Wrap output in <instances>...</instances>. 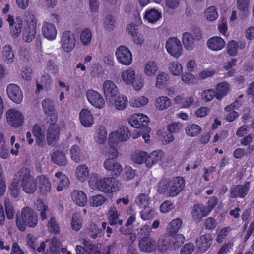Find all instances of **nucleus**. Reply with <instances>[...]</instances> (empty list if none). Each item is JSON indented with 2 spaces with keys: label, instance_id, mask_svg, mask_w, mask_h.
Wrapping results in <instances>:
<instances>
[{
  "label": "nucleus",
  "instance_id": "nucleus-1",
  "mask_svg": "<svg viewBox=\"0 0 254 254\" xmlns=\"http://www.w3.org/2000/svg\"><path fill=\"white\" fill-rule=\"evenodd\" d=\"M16 223L18 229L24 231L26 226L35 227L38 223V216L35 211L29 207H24L20 214H16Z\"/></svg>",
  "mask_w": 254,
  "mask_h": 254
},
{
  "label": "nucleus",
  "instance_id": "nucleus-2",
  "mask_svg": "<svg viewBox=\"0 0 254 254\" xmlns=\"http://www.w3.org/2000/svg\"><path fill=\"white\" fill-rule=\"evenodd\" d=\"M21 178V186L23 191L27 194H33L37 190V185L36 180L31 175L30 170L26 167H23L18 172Z\"/></svg>",
  "mask_w": 254,
  "mask_h": 254
},
{
  "label": "nucleus",
  "instance_id": "nucleus-3",
  "mask_svg": "<svg viewBox=\"0 0 254 254\" xmlns=\"http://www.w3.org/2000/svg\"><path fill=\"white\" fill-rule=\"evenodd\" d=\"M112 178L98 179H91L89 183L91 188L98 189L106 193H112L117 190V188L112 184Z\"/></svg>",
  "mask_w": 254,
  "mask_h": 254
},
{
  "label": "nucleus",
  "instance_id": "nucleus-4",
  "mask_svg": "<svg viewBox=\"0 0 254 254\" xmlns=\"http://www.w3.org/2000/svg\"><path fill=\"white\" fill-rule=\"evenodd\" d=\"M75 35L70 30L64 31L61 35V44L63 50L66 53L71 52L76 45Z\"/></svg>",
  "mask_w": 254,
  "mask_h": 254
},
{
  "label": "nucleus",
  "instance_id": "nucleus-5",
  "mask_svg": "<svg viewBox=\"0 0 254 254\" xmlns=\"http://www.w3.org/2000/svg\"><path fill=\"white\" fill-rule=\"evenodd\" d=\"M129 122L132 127L140 128L143 132H150L151 131V128L148 126L149 118L146 116L135 114L129 118Z\"/></svg>",
  "mask_w": 254,
  "mask_h": 254
},
{
  "label": "nucleus",
  "instance_id": "nucleus-6",
  "mask_svg": "<svg viewBox=\"0 0 254 254\" xmlns=\"http://www.w3.org/2000/svg\"><path fill=\"white\" fill-rule=\"evenodd\" d=\"M6 118L8 123L15 128L22 126L24 122L23 114L15 109H10L7 111Z\"/></svg>",
  "mask_w": 254,
  "mask_h": 254
},
{
  "label": "nucleus",
  "instance_id": "nucleus-7",
  "mask_svg": "<svg viewBox=\"0 0 254 254\" xmlns=\"http://www.w3.org/2000/svg\"><path fill=\"white\" fill-rule=\"evenodd\" d=\"M166 48L168 53L174 57L178 58L182 55V44L176 38H169L166 42Z\"/></svg>",
  "mask_w": 254,
  "mask_h": 254
},
{
  "label": "nucleus",
  "instance_id": "nucleus-8",
  "mask_svg": "<svg viewBox=\"0 0 254 254\" xmlns=\"http://www.w3.org/2000/svg\"><path fill=\"white\" fill-rule=\"evenodd\" d=\"M117 60L122 64L130 65L132 61V56L131 51L125 46H120L117 48L116 51Z\"/></svg>",
  "mask_w": 254,
  "mask_h": 254
},
{
  "label": "nucleus",
  "instance_id": "nucleus-9",
  "mask_svg": "<svg viewBox=\"0 0 254 254\" xmlns=\"http://www.w3.org/2000/svg\"><path fill=\"white\" fill-rule=\"evenodd\" d=\"M51 121L54 120V122L57 121V118L54 117V119L50 118ZM60 134V127L58 125L55 123H52L49 127L47 133L46 139L47 143L49 145L54 146L57 142L59 139Z\"/></svg>",
  "mask_w": 254,
  "mask_h": 254
},
{
  "label": "nucleus",
  "instance_id": "nucleus-10",
  "mask_svg": "<svg viewBox=\"0 0 254 254\" xmlns=\"http://www.w3.org/2000/svg\"><path fill=\"white\" fill-rule=\"evenodd\" d=\"M6 92L9 98L16 104H20L23 100V94L20 88L15 84L7 85Z\"/></svg>",
  "mask_w": 254,
  "mask_h": 254
},
{
  "label": "nucleus",
  "instance_id": "nucleus-11",
  "mask_svg": "<svg viewBox=\"0 0 254 254\" xmlns=\"http://www.w3.org/2000/svg\"><path fill=\"white\" fill-rule=\"evenodd\" d=\"M86 96L90 103L95 107L101 109L104 107L105 101L99 92L93 90H89L86 93Z\"/></svg>",
  "mask_w": 254,
  "mask_h": 254
},
{
  "label": "nucleus",
  "instance_id": "nucleus-12",
  "mask_svg": "<svg viewBox=\"0 0 254 254\" xmlns=\"http://www.w3.org/2000/svg\"><path fill=\"white\" fill-rule=\"evenodd\" d=\"M36 22L34 18L28 22L27 26L24 27L22 33L23 40L27 42H31L35 37Z\"/></svg>",
  "mask_w": 254,
  "mask_h": 254
},
{
  "label": "nucleus",
  "instance_id": "nucleus-13",
  "mask_svg": "<svg viewBox=\"0 0 254 254\" xmlns=\"http://www.w3.org/2000/svg\"><path fill=\"white\" fill-rule=\"evenodd\" d=\"M103 89L106 100L112 101L113 98L120 93L116 84L111 80L104 82Z\"/></svg>",
  "mask_w": 254,
  "mask_h": 254
},
{
  "label": "nucleus",
  "instance_id": "nucleus-14",
  "mask_svg": "<svg viewBox=\"0 0 254 254\" xmlns=\"http://www.w3.org/2000/svg\"><path fill=\"white\" fill-rule=\"evenodd\" d=\"M250 186L249 182H247L244 185H234L230 189V197L235 198L237 197L244 198L247 194Z\"/></svg>",
  "mask_w": 254,
  "mask_h": 254
},
{
  "label": "nucleus",
  "instance_id": "nucleus-15",
  "mask_svg": "<svg viewBox=\"0 0 254 254\" xmlns=\"http://www.w3.org/2000/svg\"><path fill=\"white\" fill-rule=\"evenodd\" d=\"M170 186V196H176L184 188L185 180L181 177L174 178L171 180Z\"/></svg>",
  "mask_w": 254,
  "mask_h": 254
},
{
  "label": "nucleus",
  "instance_id": "nucleus-16",
  "mask_svg": "<svg viewBox=\"0 0 254 254\" xmlns=\"http://www.w3.org/2000/svg\"><path fill=\"white\" fill-rule=\"evenodd\" d=\"M139 248L142 252L150 253L156 249V242L151 237L144 236L141 238Z\"/></svg>",
  "mask_w": 254,
  "mask_h": 254
},
{
  "label": "nucleus",
  "instance_id": "nucleus-17",
  "mask_svg": "<svg viewBox=\"0 0 254 254\" xmlns=\"http://www.w3.org/2000/svg\"><path fill=\"white\" fill-rule=\"evenodd\" d=\"M131 134L127 127L125 126H122L120 127L117 132H112L109 137L114 138V141L118 143V141L122 142L126 141L130 137Z\"/></svg>",
  "mask_w": 254,
  "mask_h": 254
},
{
  "label": "nucleus",
  "instance_id": "nucleus-18",
  "mask_svg": "<svg viewBox=\"0 0 254 254\" xmlns=\"http://www.w3.org/2000/svg\"><path fill=\"white\" fill-rule=\"evenodd\" d=\"M213 238L209 234L201 236L196 241V245L198 250L201 252H205L212 243Z\"/></svg>",
  "mask_w": 254,
  "mask_h": 254
},
{
  "label": "nucleus",
  "instance_id": "nucleus-19",
  "mask_svg": "<svg viewBox=\"0 0 254 254\" xmlns=\"http://www.w3.org/2000/svg\"><path fill=\"white\" fill-rule=\"evenodd\" d=\"M40 193L43 195H48L51 190V184L49 179L45 176H40L37 178Z\"/></svg>",
  "mask_w": 254,
  "mask_h": 254
},
{
  "label": "nucleus",
  "instance_id": "nucleus-20",
  "mask_svg": "<svg viewBox=\"0 0 254 254\" xmlns=\"http://www.w3.org/2000/svg\"><path fill=\"white\" fill-rule=\"evenodd\" d=\"M42 32L43 36L48 40H53L57 36V30L55 25L49 22H44Z\"/></svg>",
  "mask_w": 254,
  "mask_h": 254
},
{
  "label": "nucleus",
  "instance_id": "nucleus-21",
  "mask_svg": "<svg viewBox=\"0 0 254 254\" xmlns=\"http://www.w3.org/2000/svg\"><path fill=\"white\" fill-rule=\"evenodd\" d=\"M7 20L11 27V33L12 36L15 38L18 37L21 32L22 21L17 19L16 21H14L13 17L10 15L8 16Z\"/></svg>",
  "mask_w": 254,
  "mask_h": 254
},
{
  "label": "nucleus",
  "instance_id": "nucleus-22",
  "mask_svg": "<svg viewBox=\"0 0 254 254\" xmlns=\"http://www.w3.org/2000/svg\"><path fill=\"white\" fill-rule=\"evenodd\" d=\"M104 166L106 170L112 172L113 176H119L122 171L120 164L113 159H106L104 163Z\"/></svg>",
  "mask_w": 254,
  "mask_h": 254
},
{
  "label": "nucleus",
  "instance_id": "nucleus-23",
  "mask_svg": "<svg viewBox=\"0 0 254 254\" xmlns=\"http://www.w3.org/2000/svg\"><path fill=\"white\" fill-rule=\"evenodd\" d=\"M192 216L194 220L199 223L202 218L207 216L209 213L206 209L205 206L203 204H196L193 206L192 210Z\"/></svg>",
  "mask_w": 254,
  "mask_h": 254
},
{
  "label": "nucleus",
  "instance_id": "nucleus-24",
  "mask_svg": "<svg viewBox=\"0 0 254 254\" xmlns=\"http://www.w3.org/2000/svg\"><path fill=\"white\" fill-rule=\"evenodd\" d=\"M73 201L79 206H84L87 202L86 194L80 190H74L71 193Z\"/></svg>",
  "mask_w": 254,
  "mask_h": 254
},
{
  "label": "nucleus",
  "instance_id": "nucleus-25",
  "mask_svg": "<svg viewBox=\"0 0 254 254\" xmlns=\"http://www.w3.org/2000/svg\"><path fill=\"white\" fill-rule=\"evenodd\" d=\"M80 120L81 124L85 127H90L93 123L94 120L90 111L83 109L80 113Z\"/></svg>",
  "mask_w": 254,
  "mask_h": 254
},
{
  "label": "nucleus",
  "instance_id": "nucleus-26",
  "mask_svg": "<svg viewBox=\"0 0 254 254\" xmlns=\"http://www.w3.org/2000/svg\"><path fill=\"white\" fill-rule=\"evenodd\" d=\"M51 160L54 163L60 166H65L67 163L65 154L59 150L52 153Z\"/></svg>",
  "mask_w": 254,
  "mask_h": 254
},
{
  "label": "nucleus",
  "instance_id": "nucleus-27",
  "mask_svg": "<svg viewBox=\"0 0 254 254\" xmlns=\"http://www.w3.org/2000/svg\"><path fill=\"white\" fill-rule=\"evenodd\" d=\"M207 45L209 49L214 51H218L225 46V42L220 37H214L208 40Z\"/></svg>",
  "mask_w": 254,
  "mask_h": 254
},
{
  "label": "nucleus",
  "instance_id": "nucleus-28",
  "mask_svg": "<svg viewBox=\"0 0 254 254\" xmlns=\"http://www.w3.org/2000/svg\"><path fill=\"white\" fill-rule=\"evenodd\" d=\"M163 156V152L161 151H155L147 155L145 163L147 167H151L153 164L161 160Z\"/></svg>",
  "mask_w": 254,
  "mask_h": 254
},
{
  "label": "nucleus",
  "instance_id": "nucleus-29",
  "mask_svg": "<svg viewBox=\"0 0 254 254\" xmlns=\"http://www.w3.org/2000/svg\"><path fill=\"white\" fill-rule=\"evenodd\" d=\"M84 248L80 245L76 247V254H100L101 252L98 251L97 248L91 244L85 245Z\"/></svg>",
  "mask_w": 254,
  "mask_h": 254
},
{
  "label": "nucleus",
  "instance_id": "nucleus-30",
  "mask_svg": "<svg viewBox=\"0 0 254 254\" xmlns=\"http://www.w3.org/2000/svg\"><path fill=\"white\" fill-rule=\"evenodd\" d=\"M171 236H161L158 241V251L164 253L172 246Z\"/></svg>",
  "mask_w": 254,
  "mask_h": 254
},
{
  "label": "nucleus",
  "instance_id": "nucleus-31",
  "mask_svg": "<svg viewBox=\"0 0 254 254\" xmlns=\"http://www.w3.org/2000/svg\"><path fill=\"white\" fill-rule=\"evenodd\" d=\"M110 103H113L116 109L119 110H124L127 106L128 101L127 97L121 95L120 93L113 98L112 101H109Z\"/></svg>",
  "mask_w": 254,
  "mask_h": 254
},
{
  "label": "nucleus",
  "instance_id": "nucleus-32",
  "mask_svg": "<svg viewBox=\"0 0 254 254\" xmlns=\"http://www.w3.org/2000/svg\"><path fill=\"white\" fill-rule=\"evenodd\" d=\"M229 91V85L226 82L220 83L217 85L216 98L220 100L227 94Z\"/></svg>",
  "mask_w": 254,
  "mask_h": 254
},
{
  "label": "nucleus",
  "instance_id": "nucleus-33",
  "mask_svg": "<svg viewBox=\"0 0 254 254\" xmlns=\"http://www.w3.org/2000/svg\"><path fill=\"white\" fill-rule=\"evenodd\" d=\"M183 43L185 48L188 51L193 49L195 44L194 37L189 32H185L183 34Z\"/></svg>",
  "mask_w": 254,
  "mask_h": 254
},
{
  "label": "nucleus",
  "instance_id": "nucleus-34",
  "mask_svg": "<svg viewBox=\"0 0 254 254\" xmlns=\"http://www.w3.org/2000/svg\"><path fill=\"white\" fill-rule=\"evenodd\" d=\"M42 107L44 113L50 116H53L56 112L54 102L49 99H45L42 101Z\"/></svg>",
  "mask_w": 254,
  "mask_h": 254
},
{
  "label": "nucleus",
  "instance_id": "nucleus-35",
  "mask_svg": "<svg viewBox=\"0 0 254 254\" xmlns=\"http://www.w3.org/2000/svg\"><path fill=\"white\" fill-rule=\"evenodd\" d=\"M92 33L91 30L87 28H84L80 34V41L81 44L85 46H89L91 41Z\"/></svg>",
  "mask_w": 254,
  "mask_h": 254
},
{
  "label": "nucleus",
  "instance_id": "nucleus-36",
  "mask_svg": "<svg viewBox=\"0 0 254 254\" xmlns=\"http://www.w3.org/2000/svg\"><path fill=\"white\" fill-rule=\"evenodd\" d=\"M114 138L109 137V145L110 148L108 149V159H113L114 160L118 156V152L116 148V146L117 145V143L114 141Z\"/></svg>",
  "mask_w": 254,
  "mask_h": 254
},
{
  "label": "nucleus",
  "instance_id": "nucleus-37",
  "mask_svg": "<svg viewBox=\"0 0 254 254\" xmlns=\"http://www.w3.org/2000/svg\"><path fill=\"white\" fill-rule=\"evenodd\" d=\"M170 99L166 96L160 97L156 99L155 105L159 110L166 109L171 105Z\"/></svg>",
  "mask_w": 254,
  "mask_h": 254
},
{
  "label": "nucleus",
  "instance_id": "nucleus-38",
  "mask_svg": "<svg viewBox=\"0 0 254 254\" xmlns=\"http://www.w3.org/2000/svg\"><path fill=\"white\" fill-rule=\"evenodd\" d=\"M161 15V13L157 10L151 9L150 10L146 12L144 18L150 23H154L160 19Z\"/></svg>",
  "mask_w": 254,
  "mask_h": 254
},
{
  "label": "nucleus",
  "instance_id": "nucleus-39",
  "mask_svg": "<svg viewBox=\"0 0 254 254\" xmlns=\"http://www.w3.org/2000/svg\"><path fill=\"white\" fill-rule=\"evenodd\" d=\"M182 225V220L180 218H176L173 220L169 224V234L173 236L176 234L181 228Z\"/></svg>",
  "mask_w": 254,
  "mask_h": 254
},
{
  "label": "nucleus",
  "instance_id": "nucleus-40",
  "mask_svg": "<svg viewBox=\"0 0 254 254\" xmlns=\"http://www.w3.org/2000/svg\"><path fill=\"white\" fill-rule=\"evenodd\" d=\"M123 81L127 84H134L135 82V72L133 70L124 71L122 74Z\"/></svg>",
  "mask_w": 254,
  "mask_h": 254
},
{
  "label": "nucleus",
  "instance_id": "nucleus-41",
  "mask_svg": "<svg viewBox=\"0 0 254 254\" xmlns=\"http://www.w3.org/2000/svg\"><path fill=\"white\" fill-rule=\"evenodd\" d=\"M76 174L78 179L84 182L89 175L88 167L84 164L79 165L76 169Z\"/></svg>",
  "mask_w": 254,
  "mask_h": 254
},
{
  "label": "nucleus",
  "instance_id": "nucleus-42",
  "mask_svg": "<svg viewBox=\"0 0 254 254\" xmlns=\"http://www.w3.org/2000/svg\"><path fill=\"white\" fill-rule=\"evenodd\" d=\"M158 70V67L156 63L154 61L148 62L144 68V72L148 76H153L156 74Z\"/></svg>",
  "mask_w": 254,
  "mask_h": 254
},
{
  "label": "nucleus",
  "instance_id": "nucleus-43",
  "mask_svg": "<svg viewBox=\"0 0 254 254\" xmlns=\"http://www.w3.org/2000/svg\"><path fill=\"white\" fill-rule=\"evenodd\" d=\"M200 127L196 124L188 125L186 128V134L191 137L197 136L200 133Z\"/></svg>",
  "mask_w": 254,
  "mask_h": 254
},
{
  "label": "nucleus",
  "instance_id": "nucleus-44",
  "mask_svg": "<svg viewBox=\"0 0 254 254\" xmlns=\"http://www.w3.org/2000/svg\"><path fill=\"white\" fill-rule=\"evenodd\" d=\"M205 16L208 21H215L218 17L216 7L211 6L207 8L205 11Z\"/></svg>",
  "mask_w": 254,
  "mask_h": 254
},
{
  "label": "nucleus",
  "instance_id": "nucleus-45",
  "mask_svg": "<svg viewBox=\"0 0 254 254\" xmlns=\"http://www.w3.org/2000/svg\"><path fill=\"white\" fill-rule=\"evenodd\" d=\"M171 180L168 178H163L159 182L158 187V191L160 194H164L167 191Z\"/></svg>",
  "mask_w": 254,
  "mask_h": 254
},
{
  "label": "nucleus",
  "instance_id": "nucleus-46",
  "mask_svg": "<svg viewBox=\"0 0 254 254\" xmlns=\"http://www.w3.org/2000/svg\"><path fill=\"white\" fill-rule=\"evenodd\" d=\"M169 69L171 73L175 76H178L183 72V68L181 64L177 62L170 63L169 66Z\"/></svg>",
  "mask_w": 254,
  "mask_h": 254
},
{
  "label": "nucleus",
  "instance_id": "nucleus-47",
  "mask_svg": "<svg viewBox=\"0 0 254 254\" xmlns=\"http://www.w3.org/2000/svg\"><path fill=\"white\" fill-rule=\"evenodd\" d=\"M106 201V198L101 195H96L89 199L91 206L98 207L102 205Z\"/></svg>",
  "mask_w": 254,
  "mask_h": 254
},
{
  "label": "nucleus",
  "instance_id": "nucleus-48",
  "mask_svg": "<svg viewBox=\"0 0 254 254\" xmlns=\"http://www.w3.org/2000/svg\"><path fill=\"white\" fill-rule=\"evenodd\" d=\"M102 233V230L95 223H92L88 231L89 236L93 239H96L98 236H101Z\"/></svg>",
  "mask_w": 254,
  "mask_h": 254
},
{
  "label": "nucleus",
  "instance_id": "nucleus-49",
  "mask_svg": "<svg viewBox=\"0 0 254 254\" xmlns=\"http://www.w3.org/2000/svg\"><path fill=\"white\" fill-rule=\"evenodd\" d=\"M71 159L75 162H78L81 159V150L76 145L72 146L70 149Z\"/></svg>",
  "mask_w": 254,
  "mask_h": 254
},
{
  "label": "nucleus",
  "instance_id": "nucleus-50",
  "mask_svg": "<svg viewBox=\"0 0 254 254\" xmlns=\"http://www.w3.org/2000/svg\"><path fill=\"white\" fill-rule=\"evenodd\" d=\"M148 102V99L144 96H141L137 99H132L130 103L132 107L138 108L146 105Z\"/></svg>",
  "mask_w": 254,
  "mask_h": 254
},
{
  "label": "nucleus",
  "instance_id": "nucleus-51",
  "mask_svg": "<svg viewBox=\"0 0 254 254\" xmlns=\"http://www.w3.org/2000/svg\"><path fill=\"white\" fill-rule=\"evenodd\" d=\"M36 209L40 211V216L42 220H46L47 217V212L49 211L48 206L46 205L42 201H40L37 204Z\"/></svg>",
  "mask_w": 254,
  "mask_h": 254
},
{
  "label": "nucleus",
  "instance_id": "nucleus-52",
  "mask_svg": "<svg viewBox=\"0 0 254 254\" xmlns=\"http://www.w3.org/2000/svg\"><path fill=\"white\" fill-rule=\"evenodd\" d=\"M237 45L236 41L232 40L229 41L227 45V53L232 57L236 56L238 54Z\"/></svg>",
  "mask_w": 254,
  "mask_h": 254
},
{
  "label": "nucleus",
  "instance_id": "nucleus-53",
  "mask_svg": "<svg viewBox=\"0 0 254 254\" xmlns=\"http://www.w3.org/2000/svg\"><path fill=\"white\" fill-rule=\"evenodd\" d=\"M71 224L72 229L75 231H77L80 229L82 226V220L78 214H74L72 217V220Z\"/></svg>",
  "mask_w": 254,
  "mask_h": 254
},
{
  "label": "nucleus",
  "instance_id": "nucleus-54",
  "mask_svg": "<svg viewBox=\"0 0 254 254\" xmlns=\"http://www.w3.org/2000/svg\"><path fill=\"white\" fill-rule=\"evenodd\" d=\"M150 198L148 196L145 194H141L138 196L136 199V203L140 206L145 207L149 205Z\"/></svg>",
  "mask_w": 254,
  "mask_h": 254
},
{
  "label": "nucleus",
  "instance_id": "nucleus-55",
  "mask_svg": "<svg viewBox=\"0 0 254 254\" xmlns=\"http://www.w3.org/2000/svg\"><path fill=\"white\" fill-rule=\"evenodd\" d=\"M171 243L175 249L179 248L184 243L185 240L184 236L182 234H177L174 237H171Z\"/></svg>",
  "mask_w": 254,
  "mask_h": 254
},
{
  "label": "nucleus",
  "instance_id": "nucleus-56",
  "mask_svg": "<svg viewBox=\"0 0 254 254\" xmlns=\"http://www.w3.org/2000/svg\"><path fill=\"white\" fill-rule=\"evenodd\" d=\"M50 246L48 249H51L54 254H60L59 248L61 246L60 242L56 238H52L50 242Z\"/></svg>",
  "mask_w": 254,
  "mask_h": 254
},
{
  "label": "nucleus",
  "instance_id": "nucleus-57",
  "mask_svg": "<svg viewBox=\"0 0 254 254\" xmlns=\"http://www.w3.org/2000/svg\"><path fill=\"white\" fill-rule=\"evenodd\" d=\"M167 75L164 72H162L157 76L156 86L158 88L162 89L167 83Z\"/></svg>",
  "mask_w": 254,
  "mask_h": 254
},
{
  "label": "nucleus",
  "instance_id": "nucleus-58",
  "mask_svg": "<svg viewBox=\"0 0 254 254\" xmlns=\"http://www.w3.org/2000/svg\"><path fill=\"white\" fill-rule=\"evenodd\" d=\"M3 55L4 57L5 61H7L9 63H11L13 61L14 54L12 51L11 47L10 46H5L4 50L3 51Z\"/></svg>",
  "mask_w": 254,
  "mask_h": 254
},
{
  "label": "nucleus",
  "instance_id": "nucleus-59",
  "mask_svg": "<svg viewBox=\"0 0 254 254\" xmlns=\"http://www.w3.org/2000/svg\"><path fill=\"white\" fill-rule=\"evenodd\" d=\"M104 26L106 29H108L109 31L114 29L115 26V20L112 15H108L105 17L104 20Z\"/></svg>",
  "mask_w": 254,
  "mask_h": 254
},
{
  "label": "nucleus",
  "instance_id": "nucleus-60",
  "mask_svg": "<svg viewBox=\"0 0 254 254\" xmlns=\"http://www.w3.org/2000/svg\"><path fill=\"white\" fill-rule=\"evenodd\" d=\"M40 82L43 84L44 88L46 90H49L51 88V85L52 83V79L48 74H45L42 75Z\"/></svg>",
  "mask_w": 254,
  "mask_h": 254
},
{
  "label": "nucleus",
  "instance_id": "nucleus-61",
  "mask_svg": "<svg viewBox=\"0 0 254 254\" xmlns=\"http://www.w3.org/2000/svg\"><path fill=\"white\" fill-rule=\"evenodd\" d=\"M147 153L144 151H139L134 154L132 157L133 161L138 164H141L145 162Z\"/></svg>",
  "mask_w": 254,
  "mask_h": 254
},
{
  "label": "nucleus",
  "instance_id": "nucleus-62",
  "mask_svg": "<svg viewBox=\"0 0 254 254\" xmlns=\"http://www.w3.org/2000/svg\"><path fill=\"white\" fill-rule=\"evenodd\" d=\"M5 207L7 218L10 220L13 219L15 214L14 207L10 202L6 201L5 203Z\"/></svg>",
  "mask_w": 254,
  "mask_h": 254
},
{
  "label": "nucleus",
  "instance_id": "nucleus-63",
  "mask_svg": "<svg viewBox=\"0 0 254 254\" xmlns=\"http://www.w3.org/2000/svg\"><path fill=\"white\" fill-rule=\"evenodd\" d=\"M153 213L154 211L147 206L141 211V217L144 220L150 219L153 217Z\"/></svg>",
  "mask_w": 254,
  "mask_h": 254
},
{
  "label": "nucleus",
  "instance_id": "nucleus-64",
  "mask_svg": "<svg viewBox=\"0 0 254 254\" xmlns=\"http://www.w3.org/2000/svg\"><path fill=\"white\" fill-rule=\"evenodd\" d=\"M110 215L109 223L111 226H115L117 224V220L118 219V215L115 208H111L109 211Z\"/></svg>",
  "mask_w": 254,
  "mask_h": 254
}]
</instances>
